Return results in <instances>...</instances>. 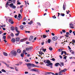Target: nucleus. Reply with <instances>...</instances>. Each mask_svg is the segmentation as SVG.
<instances>
[{"label":"nucleus","instance_id":"1","mask_svg":"<svg viewBox=\"0 0 75 75\" xmlns=\"http://www.w3.org/2000/svg\"><path fill=\"white\" fill-rule=\"evenodd\" d=\"M8 6H9L10 7H11V8H13V9H14V8H16V7L14 5L13 3L10 4L9 5H8Z\"/></svg>","mask_w":75,"mask_h":75},{"label":"nucleus","instance_id":"2","mask_svg":"<svg viewBox=\"0 0 75 75\" xmlns=\"http://www.w3.org/2000/svg\"><path fill=\"white\" fill-rule=\"evenodd\" d=\"M28 65H30L31 67H37V68L39 67L38 66L35 65L34 64H31V63H28Z\"/></svg>","mask_w":75,"mask_h":75},{"label":"nucleus","instance_id":"3","mask_svg":"<svg viewBox=\"0 0 75 75\" xmlns=\"http://www.w3.org/2000/svg\"><path fill=\"white\" fill-rule=\"evenodd\" d=\"M11 54H12V55H16L17 54V52L13 50L11 52Z\"/></svg>","mask_w":75,"mask_h":75},{"label":"nucleus","instance_id":"4","mask_svg":"<svg viewBox=\"0 0 75 75\" xmlns=\"http://www.w3.org/2000/svg\"><path fill=\"white\" fill-rule=\"evenodd\" d=\"M46 61L47 64H48V65H52L53 64L52 63H51V62H50V61L49 60H46Z\"/></svg>","mask_w":75,"mask_h":75},{"label":"nucleus","instance_id":"5","mask_svg":"<svg viewBox=\"0 0 75 75\" xmlns=\"http://www.w3.org/2000/svg\"><path fill=\"white\" fill-rule=\"evenodd\" d=\"M9 22L12 24H13L14 23V22H13V19H12L11 18H10L9 19Z\"/></svg>","mask_w":75,"mask_h":75},{"label":"nucleus","instance_id":"6","mask_svg":"<svg viewBox=\"0 0 75 75\" xmlns=\"http://www.w3.org/2000/svg\"><path fill=\"white\" fill-rule=\"evenodd\" d=\"M57 39H58V38L56 36L53 37L52 38L53 41H56V40H57Z\"/></svg>","mask_w":75,"mask_h":75},{"label":"nucleus","instance_id":"7","mask_svg":"<svg viewBox=\"0 0 75 75\" xmlns=\"http://www.w3.org/2000/svg\"><path fill=\"white\" fill-rule=\"evenodd\" d=\"M17 18L18 20H20L21 19V14H19Z\"/></svg>","mask_w":75,"mask_h":75},{"label":"nucleus","instance_id":"8","mask_svg":"<svg viewBox=\"0 0 75 75\" xmlns=\"http://www.w3.org/2000/svg\"><path fill=\"white\" fill-rule=\"evenodd\" d=\"M70 27L71 28H74V25L72 23L70 24Z\"/></svg>","mask_w":75,"mask_h":75},{"label":"nucleus","instance_id":"9","mask_svg":"<svg viewBox=\"0 0 75 75\" xmlns=\"http://www.w3.org/2000/svg\"><path fill=\"white\" fill-rule=\"evenodd\" d=\"M64 54H67V53L66 52L64 51H62V52H61V55H63V54H64Z\"/></svg>","mask_w":75,"mask_h":75},{"label":"nucleus","instance_id":"10","mask_svg":"<svg viewBox=\"0 0 75 75\" xmlns=\"http://www.w3.org/2000/svg\"><path fill=\"white\" fill-rule=\"evenodd\" d=\"M11 41L12 42H13V43H14V42H15L16 41V40L14 38H13L11 40Z\"/></svg>","mask_w":75,"mask_h":75},{"label":"nucleus","instance_id":"11","mask_svg":"<svg viewBox=\"0 0 75 75\" xmlns=\"http://www.w3.org/2000/svg\"><path fill=\"white\" fill-rule=\"evenodd\" d=\"M26 40V38H24L21 40V42H23V41H25Z\"/></svg>","mask_w":75,"mask_h":75},{"label":"nucleus","instance_id":"12","mask_svg":"<svg viewBox=\"0 0 75 75\" xmlns=\"http://www.w3.org/2000/svg\"><path fill=\"white\" fill-rule=\"evenodd\" d=\"M59 63H56L55 64V66H56V67H58V65H59Z\"/></svg>","mask_w":75,"mask_h":75},{"label":"nucleus","instance_id":"13","mask_svg":"<svg viewBox=\"0 0 75 75\" xmlns=\"http://www.w3.org/2000/svg\"><path fill=\"white\" fill-rule=\"evenodd\" d=\"M15 30L17 33H19V31L18 30V28H17V27H15Z\"/></svg>","mask_w":75,"mask_h":75},{"label":"nucleus","instance_id":"14","mask_svg":"<svg viewBox=\"0 0 75 75\" xmlns=\"http://www.w3.org/2000/svg\"><path fill=\"white\" fill-rule=\"evenodd\" d=\"M33 39V36H31L29 38L30 41H31Z\"/></svg>","mask_w":75,"mask_h":75},{"label":"nucleus","instance_id":"15","mask_svg":"<svg viewBox=\"0 0 75 75\" xmlns=\"http://www.w3.org/2000/svg\"><path fill=\"white\" fill-rule=\"evenodd\" d=\"M17 52L18 53H21V51L20 49H18L17 50Z\"/></svg>","mask_w":75,"mask_h":75},{"label":"nucleus","instance_id":"16","mask_svg":"<svg viewBox=\"0 0 75 75\" xmlns=\"http://www.w3.org/2000/svg\"><path fill=\"white\" fill-rule=\"evenodd\" d=\"M20 38H16V41H20Z\"/></svg>","mask_w":75,"mask_h":75},{"label":"nucleus","instance_id":"17","mask_svg":"<svg viewBox=\"0 0 75 75\" xmlns=\"http://www.w3.org/2000/svg\"><path fill=\"white\" fill-rule=\"evenodd\" d=\"M24 26L23 25H21L20 26V28L21 30H23V28H24Z\"/></svg>","mask_w":75,"mask_h":75},{"label":"nucleus","instance_id":"18","mask_svg":"<svg viewBox=\"0 0 75 75\" xmlns=\"http://www.w3.org/2000/svg\"><path fill=\"white\" fill-rule=\"evenodd\" d=\"M11 29L12 30V31H14V30H15V28L14 27L12 26L11 28Z\"/></svg>","mask_w":75,"mask_h":75},{"label":"nucleus","instance_id":"19","mask_svg":"<svg viewBox=\"0 0 75 75\" xmlns=\"http://www.w3.org/2000/svg\"><path fill=\"white\" fill-rule=\"evenodd\" d=\"M3 54L4 55V56H7V55H8L7 53H6L5 52H4L3 53Z\"/></svg>","mask_w":75,"mask_h":75},{"label":"nucleus","instance_id":"20","mask_svg":"<svg viewBox=\"0 0 75 75\" xmlns=\"http://www.w3.org/2000/svg\"><path fill=\"white\" fill-rule=\"evenodd\" d=\"M6 36L4 35L2 37V39L3 40H6Z\"/></svg>","mask_w":75,"mask_h":75},{"label":"nucleus","instance_id":"21","mask_svg":"<svg viewBox=\"0 0 75 75\" xmlns=\"http://www.w3.org/2000/svg\"><path fill=\"white\" fill-rule=\"evenodd\" d=\"M27 67H28V69H30L31 68V66L30 65H28V64H27Z\"/></svg>","mask_w":75,"mask_h":75},{"label":"nucleus","instance_id":"22","mask_svg":"<svg viewBox=\"0 0 75 75\" xmlns=\"http://www.w3.org/2000/svg\"><path fill=\"white\" fill-rule=\"evenodd\" d=\"M25 61L26 62H30V60L28 59H26L25 60Z\"/></svg>","mask_w":75,"mask_h":75},{"label":"nucleus","instance_id":"23","mask_svg":"<svg viewBox=\"0 0 75 75\" xmlns=\"http://www.w3.org/2000/svg\"><path fill=\"white\" fill-rule=\"evenodd\" d=\"M8 3H13L12 0H8Z\"/></svg>","mask_w":75,"mask_h":75},{"label":"nucleus","instance_id":"24","mask_svg":"<svg viewBox=\"0 0 75 75\" xmlns=\"http://www.w3.org/2000/svg\"><path fill=\"white\" fill-rule=\"evenodd\" d=\"M70 52H71L72 54H74V51L71 50L70 51Z\"/></svg>","mask_w":75,"mask_h":75},{"label":"nucleus","instance_id":"25","mask_svg":"<svg viewBox=\"0 0 75 75\" xmlns=\"http://www.w3.org/2000/svg\"><path fill=\"white\" fill-rule=\"evenodd\" d=\"M63 72H66L67 71V69H64L63 70H62Z\"/></svg>","mask_w":75,"mask_h":75},{"label":"nucleus","instance_id":"26","mask_svg":"<svg viewBox=\"0 0 75 75\" xmlns=\"http://www.w3.org/2000/svg\"><path fill=\"white\" fill-rule=\"evenodd\" d=\"M63 10H65V5H64V4L63 5Z\"/></svg>","mask_w":75,"mask_h":75},{"label":"nucleus","instance_id":"27","mask_svg":"<svg viewBox=\"0 0 75 75\" xmlns=\"http://www.w3.org/2000/svg\"><path fill=\"white\" fill-rule=\"evenodd\" d=\"M29 50H30L29 47H28L25 48V50H26V51H28Z\"/></svg>","mask_w":75,"mask_h":75},{"label":"nucleus","instance_id":"28","mask_svg":"<svg viewBox=\"0 0 75 75\" xmlns=\"http://www.w3.org/2000/svg\"><path fill=\"white\" fill-rule=\"evenodd\" d=\"M48 42L49 43H50V42H51V40H50V39H48Z\"/></svg>","mask_w":75,"mask_h":75},{"label":"nucleus","instance_id":"29","mask_svg":"<svg viewBox=\"0 0 75 75\" xmlns=\"http://www.w3.org/2000/svg\"><path fill=\"white\" fill-rule=\"evenodd\" d=\"M31 71H37V70H36V69H32L31 70Z\"/></svg>","mask_w":75,"mask_h":75},{"label":"nucleus","instance_id":"30","mask_svg":"<svg viewBox=\"0 0 75 75\" xmlns=\"http://www.w3.org/2000/svg\"><path fill=\"white\" fill-rule=\"evenodd\" d=\"M60 15L64 17V16H65V14H64V13H61Z\"/></svg>","mask_w":75,"mask_h":75},{"label":"nucleus","instance_id":"31","mask_svg":"<svg viewBox=\"0 0 75 75\" xmlns=\"http://www.w3.org/2000/svg\"><path fill=\"white\" fill-rule=\"evenodd\" d=\"M64 72L63 71V70H61L60 71H59V73H60L61 74H62V73Z\"/></svg>","mask_w":75,"mask_h":75},{"label":"nucleus","instance_id":"32","mask_svg":"<svg viewBox=\"0 0 75 75\" xmlns=\"http://www.w3.org/2000/svg\"><path fill=\"white\" fill-rule=\"evenodd\" d=\"M62 51V49H59L58 50V51L59 52H61V51Z\"/></svg>","mask_w":75,"mask_h":75},{"label":"nucleus","instance_id":"33","mask_svg":"<svg viewBox=\"0 0 75 75\" xmlns=\"http://www.w3.org/2000/svg\"><path fill=\"white\" fill-rule=\"evenodd\" d=\"M43 37L45 38H46V37H47V36L45 35H43Z\"/></svg>","mask_w":75,"mask_h":75},{"label":"nucleus","instance_id":"34","mask_svg":"<svg viewBox=\"0 0 75 75\" xmlns=\"http://www.w3.org/2000/svg\"><path fill=\"white\" fill-rule=\"evenodd\" d=\"M29 50H32V49H33V47H29Z\"/></svg>","mask_w":75,"mask_h":75},{"label":"nucleus","instance_id":"35","mask_svg":"<svg viewBox=\"0 0 75 75\" xmlns=\"http://www.w3.org/2000/svg\"><path fill=\"white\" fill-rule=\"evenodd\" d=\"M19 35V33H17L15 34V35L17 37H18V36Z\"/></svg>","mask_w":75,"mask_h":75},{"label":"nucleus","instance_id":"36","mask_svg":"<svg viewBox=\"0 0 75 75\" xmlns=\"http://www.w3.org/2000/svg\"><path fill=\"white\" fill-rule=\"evenodd\" d=\"M49 50H50V51H52L53 49H52V47H49Z\"/></svg>","mask_w":75,"mask_h":75},{"label":"nucleus","instance_id":"37","mask_svg":"<svg viewBox=\"0 0 75 75\" xmlns=\"http://www.w3.org/2000/svg\"><path fill=\"white\" fill-rule=\"evenodd\" d=\"M21 56L22 57H24V53H22L21 54Z\"/></svg>","mask_w":75,"mask_h":75},{"label":"nucleus","instance_id":"38","mask_svg":"<svg viewBox=\"0 0 75 75\" xmlns=\"http://www.w3.org/2000/svg\"><path fill=\"white\" fill-rule=\"evenodd\" d=\"M12 2H13V3H15L16 2V0H12Z\"/></svg>","mask_w":75,"mask_h":75},{"label":"nucleus","instance_id":"39","mask_svg":"<svg viewBox=\"0 0 75 75\" xmlns=\"http://www.w3.org/2000/svg\"><path fill=\"white\" fill-rule=\"evenodd\" d=\"M60 64H61L62 65V66H64V63L61 62L60 63Z\"/></svg>","mask_w":75,"mask_h":75},{"label":"nucleus","instance_id":"40","mask_svg":"<svg viewBox=\"0 0 75 75\" xmlns=\"http://www.w3.org/2000/svg\"><path fill=\"white\" fill-rule=\"evenodd\" d=\"M2 72H6V71L5 70H4V69H2Z\"/></svg>","mask_w":75,"mask_h":75},{"label":"nucleus","instance_id":"41","mask_svg":"<svg viewBox=\"0 0 75 75\" xmlns=\"http://www.w3.org/2000/svg\"><path fill=\"white\" fill-rule=\"evenodd\" d=\"M62 31L63 33H66V31L65 30H62Z\"/></svg>","mask_w":75,"mask_h":75},{"label":"nucleus","instance_id":"42","mask_svg":"<svg viewBox=\"0 0 75 75\" xmlns=\"http://www.w3.org/2000/svg\"><path fill=\"white\" fill-rule=\"evenodd\" d=\"M33 23V21H31L30 22V25H31V24H32Z\"/></svg>","mask_w":75,"mask_h":75},{"label":"nucleus","instance_id":"43","mask_svg":"<svg viewBox=\"0 0 75 75\" xmlns=\"http://www.w3.org/2000/svg\"><path fill=\"white\" fill-rule=\"evenodd\" d=\"M11 37H12L14 36V35H13V33H11Z\"/></svg>","mask_w":75,"mask_h":75},{"label":"nucleus","instance_id":"44","mask_svg":"<svg viewBox=\"0 0 75 75\" xmlns=\"http://www.w3.org/2000/svg\"><path fill=\"white\" fill-rule=\"evenodd\" d=\"M67 57V56H66L65 57H63V59H66Z\"/></svg>","mask_w":75,"mask_h":75},{"label":"nucleus","instance_id":"45","mask_svg":"<svg viewBox=\"0 0 75 75\" xmlns=\"http://www.w3.org/2000/svg\"><path fill=\"white\" fill-rule=\"evenodd\" d=\"M72 42H73V43H75V40L73 39L72 40Z\"/></svg>","mask_w":75,"mask_h":75},{"label":"nucleus","instance_id":"46","mask_svg":"<svg viewBox=\"0 0 75 75\" xmlns=\"http://www.w3.org/2000/svg\"><path fill=\"white\" fill-rule=\"evenodd\" d=\"M37 24L38 25H41V24H40V23H37Z\"/></svg>","mask_w":75,"mask_h":75},{"label":"nucleus","instance_id":"47","mask_svg":"<svg viewBox=\"0 0 75 75\" xmlns=\"http://www.w3.org/2000/svg\"><path fill=\"white\" fill-rule=\"evenodd\" d=\"M23 25H25V24H26V23H25V22H24L23 23Z\"/></svg>","mask_w":75,"mask_h":75},{"label":"nucleus","instance_id":"48","mask_svg":"<svg viewBox=\"0 0 75 75\" xmlns=\"http://www.w3.org/2000/svg\"><path fill=\"white\" fill-rule=\"evenodd\" d=\"M4 64H5L7 66V67H9V65H8V64H7L6 63H4Z\"/></svg>","mask_w":75,"mask_h":75},{"label":"nucleus","instance_id":"49","mask_svg":"<svg viewBox=\"0 0 75 75\" xmlns=\"http://www.w3.org/2000/svg\"><path fill=\"white\" fill-rule=\"evenodd\" d=\"M52 61H55V59H54V58H53L52 59Z\"/></svg>","mask_w":75,"mask_h":75},{"label":"nucleus","instance_id":"50","mask_svg":"<svg viewBox=\"0 0 75 75\" xmlns=\"http://www.w3.org/2000/svg\"><path fill=\"white\" fill-rule=\"evenodd\" d=\"M4 42H5L6 43V42H7V41H6V40H5V39H4Z\"/></svg>","mask_w":75,"mask_h":75},{"label":"nucleus","instance_id":"51","mask_svg":"<svg viewBox=\"0 0 75 75\" xmlns=\"http://www.w3.org/2000/svg\"><path fill=\"white\" fill-rule=\"evenodd\" d=\"M20 12L21 13L22 12H23V8H22L21 10H20Z\"/></svg>","mask_w":75,"mask_h":75},{"label":"nucleus","instance_id":"52","mask_svg":"<svg viewBox=\"0 0 75 75\" xmlns=\"http://www.w3.org/2000/svg\"><path fill=\"white\" fill-rule=\"evenodd\" d=\"M50 65V68H52V65Z\"/></svg>","mask_w":75,"mask_h":75},{"label":"nucleus","instance_id":"53","mask_svg":"<svg viewBox=\"0 0 75 75\" xmlns=\"http://www.w3.org/2000/svg\"><path fill=\"white\" fill-rule=\"evenodd\" d=\"M25 33H30V31H25Z\"/></svg>","mask_w":75,"mask_h":75},{"label":"nucleus","instance_id":"54","mask_svg":"<svg viewBox=\"0 0 75 75\" xmlns=\"http://www.w3.org/2000/svg\"><path fill=\"white\" fill-rule=\"evenodd\" d=\"M25 74H28V72L27 71H25Z\"/></svg>","mask_w":75,"mask_h":75},{"label":"nucleus","instance_id":"55","mask_svg":"<svg viewBox=\"0 0 75 75\" xmlns=\"http://www.w3.org/2000/svg\"><path fill=\"white\" fill-rule=\"evenodd\" d=\"M52 35H53V36H54V35H55V34H54V33H52Z\"/></svg>","mask_w":75,"mask_h":75},{"label":"nucleus","instance_id":"56","mask_svg":"<svg viewBox=\"0 0 75 75\" xmlns=\"http://www.w3.org/2000/svg\"><path fill=\"white\" fill-rule=\"evenodd\" d=\"M30 43V42H26V44H28Z\"/></svg>","mask_w":75,"mask_h":75},{"label":"nucleus","instance_id":"57","mask_svg":"<svg viewBox=\"0 0 75 75\" xmlns=\"http://www.w3.org/2000/svg\"><path fill=\"white\" fill-rule=\"evenodd\" d=\"M26 52V51L25 50H23V53H24L25 52Z\"/></svg>","mask_w":75,"mask_h":75},{"label":"nucleus","instance_id":"58","mask_svg":"<svg viewBox=\"0 0 75 75\" xmlns=\"http://www.w3.org/2000/svg\"><path fill=\"white\" fill-rule=\"evenodd\" d=\"M72 30H70V31H69L70 33H72Z\"/></svg>","mask_w":75,"mask_h":75},{"label":"nucleus","instance_id":"59","mask_svg":"<svg viewBox=\"0 0 75 75\" xmlns=\"http://www.w3.org/2000/svg\"><path fill=\"white\" fill-rule=\"evenodd\" d=\"M17 15H15V16H14V17H15V18H17Z\"/></svg>","mask_w":75,"mask_h":75},{"label":"nucleus","instance_id":"60","mask_svg":"<svg viewBox=\"0 0 75 75\" xmlns=\"http://www.w3.org/2000/svg\"><path fill=\"white\" fill-rule=\"evenodd\" d=\"M59 57H60L61 59H62V57L61 55H59Z\"/></svg>","mask_w":75,"mask_h":75},{"label":"nucleus","instance_id":"61","mask_svg":"<svg viewBox=\"0 0 75 75\" xmlns=\"http://www.w3.org/2000/svg\"><path fill=\"white\" fill-rule=\"evenodd\" d=\"M43 51L45 52V51H46V49H43Z\"/></svg>","mask_w":75,"mask_h":75},{"label":"nucleus","instance_id":"62","mask_svg":"<svg viewBox=\"0 0 75 75\" xmlns=\"http://www.w3.org/2000/svg\"><path fill=\"white\" fill-rule=\"evenodd\" d=\"M55 16H53V18H56V17H55Z\"/></svg>","mask_w":75,"mask_h":75},{"label":"nucleus","instance_id":"63","mask_svg":"<svg viewBox=\"0 0 75 75\" xmlns=\"http://www.w3.org/2000/svg\"><path fill=\"white\" fill-rule=\"evenodd\" d=\"M2 29H3V30H6V28H3Z\"/></svg>","mask_w":75,"mask_h":75},{"label":"nucleus","instance_id":"64","mask_svg":"<svg viewBox=\"0 0 75 75\" xmlns=\"http://www.w3.org/2000/svg\"><path fill=\"white\" fill-rule=\"evenodd\" d=\"M35 63L36 64H37L38 63V62H35Z\"/></svg>","mask_w":75,"mask_h":75}]
</instances>
